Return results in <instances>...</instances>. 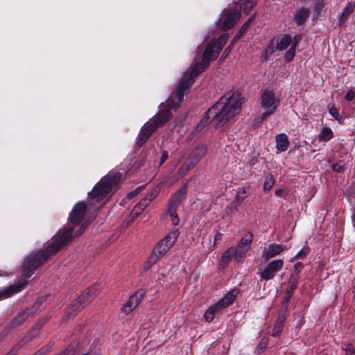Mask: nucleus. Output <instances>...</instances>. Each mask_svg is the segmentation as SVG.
I'll return each instance as SVG.
<instances>
[{
    "label": "nucleus",
    "instance_id": "1",
    "mask_svg": "<svg viewBox=\"0 0 355 355\" xmlns=\"http://www.w3.org/2000/svg\"><path fill=\"white\" fill-rule=\"evenodd\" d=\"M241 104L240 94L234 92H227L207 111L198 128L205 127L216 119L218 120L217 125H223L239 112Z\"/></svg>",
    "mask_w": 355,
    "mask_h": 355
},
{
    "label": "nucleus",
    "instance_id": "2",
    "mask_svg": "<svg viewBox=\"0 0 355 355\" xmlns=\"http://www.w3.org/2000/svg\"><path fill=\"white\" fill-rule=\"evenodd\" d=\"M71 231L68 230L65 234L60 235L58 238L50 243L44 250L32 252L24 259L21 269L23 276L26 279L30 278L35 271L50 257L57 254L67 243Z\"/></svg>",
    "mask_w": 355,
    "mask_h": 355
},
{
    "label": "nucleus",
    "instance_id": "3",
    "mask_svg": "<svg viewBox=\"0 0 355 355\" xmlns=\"http://www.w3.org/2000/svg\"><path fill=\"white\" fill-rule=\"evenodd\" d=\"M208 66H207L202 61L198 62L192 67L189 72H185L182 76L179 84L177 87L175 92V97L178 103L175 105V109L178 108L179 104L183 101L184 95H187L193 83V78L200 73H202Z\"/></svg>",
    "mask_w": 355,
    "mask_h": 355
},
{
    "label": "nucleus",
    "instance_id": "4",
    "mask_svg": "<svg viewBox=\"0 0 355 355\" xmlns=\"http://www.w3.org/2000/svg\"><path fill=\"white\" fill-rule=\"evenodd\" d=\"M99 289V284H93L84 291L78 298L74 300L71 305L67 309L65 314L62 318V322H68L87 306L97 295Z\"/></svg>",
    "mask_w": 355,
    "mask_h": 355
},
{
    "label": "nucleus",
    "instance_id": "5",
    "mask_svg": "<svg viewBox=\"0 0 355 355\" xmlns=\"http://www.w3.org/2000/svg\"><path fill=\"white\" fill-rule=\"evenodd\" d=\"M87 205L83 201H79L73 206L69 215V221L71 227H68L63 233L60 234L62 235L65 234L68 230H71V233L69 240L67 241V243L72 239L73 233L76 227H78V229L77 231H76L73 237L80 236L87 229V225L85 223L82 224V221L85 217Z\"/></svg>",
    "mask_w": 355,
    "mask_h": 355
},
{
    "label": "nucleus",
    "instance_id": "6",
    "mask_svg": "<svg viewBox=\"0 0 355 355\" xmlns=\"http://www.w3.org/2000/svg\"><path fill=\"white\" fill-rule=\"evenodd\" d=\"M258 102L259 107L265 112V114L271 116L279 107L281 98L273 89L266 87L260 91Z\"/></svg>",
    "mask_w": 355,
    "mask_h": 355
},
{
    "label": "nucleus",
    "instance_id": "7",
    "mask_svg": "<svg viewBox=\"0 0 355 355\" xmlns=\"http://www.w3.org/2000/svg\"><path fill=\"white\" fill-rule=\"evenodd\" d=\"M110 192H111V172L102 178L88 193L89 204L92 205L96 202H104Z\"/></svg>",
    "mask_w": 355,
    "mask_h": 355
},
{
    "label": "nucleus",
    "instance_id": "8",
    "mask_svg": "<svg viewBox=\"0 0 355 355\" xmlns=\"http://www.w3.org/2000/svg\"><path fill=\"white\" fill-rule=\"evenodd\" d=\"M180 232L178 230L175 229L169 232L166 236L159 241L153 249V252L150 258V261L152 263H155L157 261L165 255L168 250L173 246V245L177 241L179 236Z\"/></svg>",
    "mask_w": 355,
    "mask_h": 355
},
{
    "label": "nucleus",
    "instance_id": "9",
    "mask_svg": "<svg viewBox=\"0 0 355 355\" xmlns=\"http://www.w3.org/2000/svg\"><path fill=\"white\" fill-rule=\"evenodd\" d=\"M45 300L46 297H39L31 307L26 308L17 314L8 324L10 329L13 330L21 326L30 316L33 315L39 309Z\"/></svg>",
    "mask_w": 355,
    "mask_h": 355
},
{
    "label": "nucleus",
    "instance_id": "10",
    "mask_svg": "<svg viewBox=\"0 0 355 355\" xmlns=\"http://www.w3.org/2000/svg\"><path fill=\"white\" fill-rule=\"evenodd\" d=\"M237 292L232 291L229 292L225 297L220 299L218 302L209 306L205 311L204 317L207 322H211L214 318L215 313L222 311L224 308L228 306L235 300Z\"/></svg>",
    "mask_w": 355,
    "mask_h": 355
},
{
    "label": "nucleus",
    "instance_id": "11",
    "mask_svg": "<svg viewBox=\"0 0 355 355\" xmlns=\"http://www.w3.org/2000/svg\"><path fill=\"white\" fill-rule=\"evenodd\" d=\"M241 17V12L235 7L225 9L218 19V26L223 31L232 28Z\"/></svg>",
    "mask_w": 355,
    "mask_h": 355
},
{
    "label": "nucleus",
    "instance_id": "12",
    "mask_svg": "<svg viewBox=\"0 0 355 355\" xmlns=\"http://www.w3.org/2000/svg\"><path fill=\"white\" fill-rule=\"evenodd\" d=\"M283 259H279L270 261L264 267H258L257 275L261 279L268 281L273 279L278 272L284 267Z\"/></svg>",
    "mask_w": 355,
    "mask_h": 355
},
{
    "label": "nucleus",
    "instance_id": "13",
    "mask_svg": "<svg viewBox=\"0 0 355 355\" xmlns=\"http://www.w3.org/2000/svg\"><path fill=\"white\" fill-rule=\"evenodd\" d=\"M170 98L167 101V105L164 109L160 108L157 114L152 117L148 121L155 127L157 130L159 127L163 126L172 117L171 110L173 107L171 103Z\"/></svg>",
    "mask_w": 355,
    "mask_h": 355
},
{
    "label": "nucleus",
    "instance_id": "14",
    "mask_svg": "<svg viewBox=\"0 0 355 355\" xmlns=\"http://www.w3.org/2000/svg\"><path fill=\"white\" fill-rule=\"evenodd\" d=\"M170 98L167 101V105L164 109L160 108L157 114L152 117L148 121L155 127L157 130L159 127L163 126L172 117L171 110L173 107L171 103Z\"/></svg>",
    "mask_w": 355,
    "mask_h": 355
},
{
    "label": "nucleus",
    "instance_id": "15",
    "mask_svg": "<svg viewBox=\"0 0 355 355\" xmlns=\"http://www.w3.org/2000/svg\"><path fill=\"white\" fill-rule=\"evenodd\" d=\"M286 250V245L283 244H278L272 243L264 247L262 251L261 257L265 262L269 261L270 259L279 255L282 252Z\"/></svg>",
    "mask_w": 355,
    "mask_h": 355
},
{
    "label": "nucleus",
    "instance_id": "16",
    "mask_svg": "<svg viewBox=\"0 0 355 355\" xmlns=\"http://www.w3.org/2000/svg\"><path fill=\"white\" fill-rule=\"evenodd\" d=\"M189 182H185L181 188L172 194L168 200V207L178 208L182 201L187 198Z\"/></svg>",
    "mask_w": 355,
    "mask_h": 355
},
{
    "label": "nucleus",
    "instance_id": "17",
    "mask_svg": "<svg viewBox=\"0 0 355 355\" xmlns=\"http://www.w3.org/2000/svg\"><path fill=\"white\" fill-rule=\"evenodd\" d=\"M156 130L149 121L146 122L140 129L139 132L136 138V146L139 148L149 139L151 135Z\"/></svg>",
    "mask_w": 355,
    "mask_h": 355
},
{
    "label": "nucleus",
    "instance_id": "18",
    "mask_svg": "<svg viewBox=\"0 0 355 355\" xmlns=\"http://www.w3.org/2000/svg\"><path fill=\"white\" fill-rule=\"evenodd\" d=\"M233 4L241 12L243 10L248 15L257 6V0H234Z\"/></svg>",
    "mask_w": 355,
    "mask_h": 355
},
{
    "label": "nucleus",
    "instance_id": "19",
    "mask_svg": "<svg viewBox=\"0 0 355 355\" xmlns=\"http://www.w3.org/2000/svg\"><path fill=\"white\" fill-rule=\"evenodd\" d=\"M219 53L214 44L210 43L207 46L202 54V60L207 66H209L211 60H214L218 58Z\"/></svg>",
    "mask_w": 355,
    "mask_h": 355
},
{
    "label": "nucleus",
    "instance_id": "20",
    "mask_svg": "<svg viewBox=\"0 0 355 355\" xmlns=\"http://www.w3.org/2000/svg\"><path fill=\"white\" fill-rule=\"evenodd\" d=\"M310 13L311 12L309 8L304 7L298 8L293 15V19L297 26H302L306 21Z\"/></svg>",
    "mask_w": 355,
    "mask_h": 355
},
{
    "label": "nucleus",
    "instance_id": "21",
    "mask_svg": "<svg viewBox=\"0 0 355 355\" xmlns=\"http://www.w3.org/2000/svg\"><path fill=\"white\" fill-rule=\"evenodd\" d=\"M355 9V3L350 1L348 2L347 6L344 8L343 12L340 15L338 21V25L340 27L343 26L349 15L354 12Z\"/></svg>",
    "mask_w": 355,
    "mask_h": 355
},
{
    "label": "nucleus",
    "instance_id": "22",
    "mask_svg": "<svg viewBox=\"0 0 355 355\" xmlns=\"http://www.w3.org/2000/svg\"><path fill=\"white\" fill-rule=\"evenodd\" d=\"M286 318L287 314H282L281 313H278V317L275 321V323L272 329V336L277 337L281 334Z\"/></svg>",
    "mask_w": 355,
    "mask_h": 355
},
{
    "label": "nucleus",
    "instance_id": "23",
    "mask_svg": "<svg viewBox=\"0 0 355 355\" xmlns=\"http://www.w3.org/2000/svg\"><path fill=\"white\" fill-rule=\"evenodd\" d=\"M207 148L204 145H198L191 153L189 160L196 164L206 155Z\"/></svg>",
    "mask_w": 355,
    "mask_h": 355
},
{
    "label": "nucleus",
    "instance_id": "24",
    "mask_svg": "<svg viewBox=\"0 0 355 355\" xmlns=\"http://www.w3.org/2000/svg\"><path fill=\"white\" fill-rule=\"evenodd\" d=\"M276 148L278 153L286 151L289 146L288 137L284 133H281L275 137Z\"/></svg>",
    "mask_w": 355,
    "mask_h": 355
},
{
    "label": "nucleus",
    "instance_id": "25",
    "mask_svg": "<svg viewBox=\"0 0 355 355\" xmlns=\"http://www.w3.org/2000/svg\"><path fill=\"white\" fill-rule=\"evenodd\" d=\"M149 200L142 198L133 208L131 211L132 220L138 217L144 210L149 205Z\"/></svg>",
    "mask_w": 355,
    "mask_h": 355
},
{
    "label": "nucleus",
    "instance_id": "26",
    "mask_svg": "<svg viewBox=\"0 0 355 355\" xmlns=\"http://www.w3.org/2000/svg\"><path fill=\"white\" fill-rule=\"evenodd\" d=\"M256 17H257V12H254L248 19V20L243 24L241 28L234 35V37L232 40V42H235L236 41H237L239 38H241L242 37L243 33H245L246 32V31L248 29L250 24L256 18Z\"/></svg>",
    "mask_w": 355,
    "mask_h": 355
},
{
    "label": "nucleus",
    "instance_id": "27",
    "mask_svg": "<svg viewBox=\"0 0 355 355\" xmlns=\"http://www.w3.org/2000/svg\"><path fill=\"white\" fill-rule=\"evenodd\" d=\"M291 43V36L284 35L277 41L276 49L278 51L285 50Z\"/></svg>",
    "mask_w": 355,
    "mask_h": 355
},
{
    "label": "nucleus",
    "instance_id": "28",
    "mask_svg": "<svg viewBox=\"0 0 355 355\" xmlns=\"http://www.w3.org/2000/svg\"><path fill=\"white\" fill-rule=\"evenodd\" d=\"M195 166V162H193L191 160H189L188 158L187 160L179 168L177 173V175H178V179L185 175L188 171Z\"/></svg>",
    "mask_w": 355,
    "mask_h": 355
},
{
    "label": "nucleus",
    "instance_id": "29",
    "mask_svg": "<svg viewBox=\"0 0 355 355\" xmlns=\"http://www.w3.org/2000/svg\"><path fill=\"white\" fill-rule=\"evenodd\" d=\"M235 254L234 247H230L227 250H225L222 254L220 259V265L223 264L224 266H227L232 259L234 257V254Z\"/></svg>",
    "mask_w": 355,
    "mask_h": 355
},
{
    "label": "nucleus",
    "instance_id": "30",
    "mask_svg": "<svg viewBox=\"0 0 355 355\" xmlns=\"http://www.w3.org/2000/svg\"><path fill=\"white\" fill-rule=\"evenodd\" d=\"M334 137V133L330 128L329 127H323L320 132L318 135V138L320 141H329L331 140Z\"/></svg>",
    "mask_w": 355,
    "mask_h": 355
},
{
    "label": "nucleus",
    "instance_id": "31",
    "mask_svg": "<svg viewBox=\"0 0 355 355\" xmlns=\"http://www.w3.org/2000/svg\"><path fill=\"white\" fill-rule=\"evenodd\" d=\"M327 109L331 116L336 120L340 124L343 123V119L340 114L338 110L336 107L334 103H329Z\"/></svg>",
    "mask_w": 355,
    "mask_h": 355
},
{
    "label": "nucleus",
    "instance_id": "32",
    "mask_svg": "<svg viewBox=\"0 0 355 355\" xmlns=\"http://www.w3.org/2000/svg\"><path fill=\"white\" fill-rule=\"evenodd\" d=\"M149 153H142L137 161L134 164L135 168V172L137 173L141 167L144 166L148 158Z\"/></svg>",
    "mask_w": 355,
    "mask_h": 355
},
{
    "label": "nucleus",
    "instance_id": "33",
    "mask_svg": "<svg viewBox=\"0 0 355 355\" xmlns=\"http://www.w3.org/2000/svg\"><path fill=\"white\" fill-rule=\"evenodd\" d=\"M18 291L19 289L14 286H10L6 288L0 290V300L9 297Z\"/></svg>",
    "mask_w": 355,
    "mask_h": 355
},
{
    "label": "nucleus",
    "instance_id": "34",
    "mask_svg": "<svg viewBox=\"0 0 355 355\" xmlns=\"http://www.w3.org/2000/svg\"><path fill=\"white\" fill-rule=\"evenodd\" d=\"M249 189V187H242L239 190L237 196H236L233 202H234L236 205H240L243 202L244 199L248 196V191Z\"/></svg>",
    "mask_w": 355,
    "mask_h": 355
},
{
    "label": "nucleus",
    "instance_id": "35",
    "mask_svg": "<svg viewBox=\"0 0 355 355\" xmlns=\"http://www.w3.org/2000/svg\"><path fill=\"white\" fill-rule=\"evenodd\" d=\"M137 305L138 304H137V300H135V298L132 296H131L127 301V302L122 307V311L125 313H129L134 309H135L137 306Z\"/></svg>",
    "mask_w": 355,
    "mask_h": 355
},
{
    "label": "nucleus",
    "instance_id": "36",
    "mask_svg": "<svg viewBox=\"0 0 355 355\" xmlns=\"http://www.w3.org/2000/svg\"><path fill=\"white\" fill-rule=\"evenodd\" d=\"M253 239V234L251 232H248V234L244 236H243L239 241V248H242L243 246L245 247L246 250H249L250 244L252 243Z\"/></svg>",
    "mask_w": 355,
    "mask_h": 355
},
{
    "label": "nucleus",
    "instance_id": "37",
    "mask_svg": "<svg viewBox=\"0 0 355 355\" xmlns=\"http://www.w3.org/2000/svg\"><path fill=\"white\" fill-rule=\"evenodd\" d=\"M227 40V35L223 34L215 42H211L214 44L215 48L220 52Z\"/></svg>",
    "mask_w": 355,
    "mask_h": 355
},
{
    "label": "nucleus",
    "instance_id": "38",
    "mask_svg": "<svg viewBox=\"0 0 355 355\" xmlns=\"http://www.w3.org/2000/svg\"><path fill=\"white\" fill-rule=\"evenodd\" d=\"M275 178L271 174L266 175L263 183V190L266 191L270 190L275 184Z\"/></svg>",
    "mask_w": 355,
    "mask_h": 355
},
{
    "label": "nucleus",
    "instance_id": "39",
    "mask_svg": "<svg viewBox=\"0 0 355 355\" xmlns=\"http://www.w3.org/2000/svg\"><path fill=\"white\" fill-rule=\"evenodd\" d=\"M176 207H172L168 206V213L171 218V220L173 225H178L179 224V218L178 216Z\"/></svg>",
    "mask_w": 355,
    "mask_h": 355
},
{
    "label": "nucleus",
    "instance_id": "40",
    "mask_svg": "<svg viewBox=\"0 0 355 355\" xmlns=\"http://www.w3.org/2000/svg\"><path fill=\"white\" fill-rule=\"evenodd\" d=\"M311 249L308 245H305L300 250L295 256L291 260L293 261L294 259H303L310 252Z\"/></svg>",
    "mask_w": 355,
    "mask_h": 355
},
{
    "label": "nucleus",
    "instance_id": "41",
    "mask_svg": "<svg viewBox=\"0 0 355 355\" xmlns=\"http://www.w3.org/2000/svg\"><path fill=\"white\" fill-rule=\"evenodd\" d=\"M291 299L288 298L287 297L284 296V297L282 300V306L279 311V313L287 314L288 310V302Z\"/></svg>",
    "mask_w": 355,
    "mask_h": 355
},
{
    "label": "nucleus",
    "instance_id": "42",
    "mask_svg": "<svg viewBox=\"0 0 355 355\" xmlns=\"http://www.w3.org/2000/svg\"><path fill=\"white\" fill-rule=\"evenodd\" d=\"M239 205H236L234 202H232L230 205H228L225 208V212L227 215H233L235 214L238 211L237 207Z\"/></svg>",
    "mask_w": 355,
    "mask_h": 355
},
{
    "label": "nucleus",
    "instance_id": "43",
    "mask_svg": "<svg viewBox=\"0 0 355 355\" xmlns=\"http://www.w3.org/2000/svg\"><path fill=\"white\" fill-rule=\"evenodd\" d=\"M235 254H234V260L237 262L241 261L245 257L248 250H246V248L245 250H236V249L234 248Z\"/></svg>",
    "mask_w": 355,
    "mask_h": 355
},
{
    "label": "nucleus",
    "instance_id": "44",
    "mask_svg": "<svg viewBox=\"0 0 355 355\" xmlns=\"http://www.w3.org/2000/svg\"><path fill=\"white\" fill-rule=\"evenodd\" d=\"M295 55V49L291 47L284 55V60L286 62H290Z\"/></svg>",
    "mask_w": 355,
    "mask_h": 355
},
{
    "label": "nucleus",
    "instance_id": "45",
    "mask_svg": "<svg viewBox=\"0 0 355 355\" xmlns=\"http://www.w3.org/2000/svg\"><path fill=\"white\" fill-rule=\"evenodd\" d=\"M146 187V184H144V185H141V186H139L138 187H137L135 190H133L131 192H129L126 196H127V198L128 200H131L132 198H133L134 197L137 196L144 189V187Z\"/></svg>",
    "mask_w": 355,
    "mask_h": 355
},
{
    "label": "nucleus",
    "instance_id": "46",
    "mask_svg": "<svg viewBox=\"0 0 355 355\" xmlns=\"http://www.w3.org/2000/svg\"><path fill=\"white\" fill-rule=\"evenodd\" d=\"M47 320H48V318H46L40 319L37 322V323L34 325V327H33L32 331H39L40 329H41L44 326V324L46 323Z\"/></svg>",
    "mask_w": 355,
    "mask_h": 355
},
{
    "label": "nucleus",
    "instance_id": "47",
    "mask_svg": "<svg viewBox=\"0 0 355 355\" xmlns=\"http://www.w3.org/2000/svg\"><path fill=\"white\" fill-rule=\"evenodd\" d=\"M158 193H159L158 189H153L150 192H148L147 193V195L143 198L145 200H148L149 203H150L151 201L157 197Z\"/></svg>",
    "mask_w": 355,
    "mask_h": 355
},
{
    "label": "nucleus",
    "instance_id": "48",
    "mask_svg": "<svg viewBox=\"0 0 355 355\" xmlns=\"http://www.w3.org/2000/svg\"><path fill=\"white\" fill-rule=\"evenodd\" d=\"M145 295V291L142 289L136 291L132 296L137 300V304H139Z\"/></svg>",
    "mask_w": 355,
    "mask_h": 355
},
{
    "label": "nucleus",
    "instance_id": "49",
    "mask_svg": "<svg viewBox=\"0 0 355 355\" xmlns=\"http://www.w3.org/2000/svg\"><path fill=\"white\" fill-rule=\"evenodd\" d=\"M270 115H266L265 112H263L261 114L257 116L254 118V123L256 125H258L260 124L262 121L266 120L268 117H270Z\"/></svg>",
    "mask_w": 355,
    "mask_h": 355
},
{
    "label": "nucleus",
    "instance_id": "50",
    "mask_svg": "<svg viewBox=\"0 0 355 355\" xmlns=\"http://www.w3.org/2000/svg\"><path fill=\"white\" fill-rule=\"evenodd\" d=\"M123 173L117 172L112 176V191L114 189L115 186L118 184L119 181L121 180Z\"/></svg>",
    "mask_w": 355,
    "mask_h": 355
},
{
    "label": "nucleus",
    "instance_id": "51",
    "mask_svg": "<svg viewBox=\"0 0 355 355\" xmlns=\"http://www.w3.org/2000/svg\"><path fill=\"white\" fill-rule=\"evenodd\" d=\"M267 345H268V341L265 339H262L261 340V342L259 343V345H257V352L259 354H261V352H263L266 349Z\"/></svg>",
    "mask_w": 355,
    "mask_h": 355
},
{
    "label": "nucleus",
    "instance_id": "52",
    "mask_svg": "<svg viewBox=\"0 0 355 355\" xmlns=\"http://www.w3.org/2000/svg\"><path fill=\"white\" fill-rule=\"evenodd\" d=\"M51 347L44 346L41 347L33 355H46L51 350Z\"/></svg>",
    "mask_w": 355,
    "mask_h": 355
},
{
    "label": "nucleus",
    "instance_id": "53",
    "mask_svg": "<svg viewBox=\"0 0 355 355\" xmlns=\"http://www.w3.org/2000/svg\"><path fill=\"white\" fill-rule=\"evenodd\" d=\"M331 168L334 171L341 173L345 171V167L343 164H334L331 166Z\"/></svg>",
    "mask_w": 355,
    "mask_h": 355
},
{
    "label": "nucleus",
    "instance_id": "54",
    "mask_svg": "<svg viewBox=\"0 0 355 355\" xmlns=\"http://www.w3.org/2000/svg\"><path fill=\"white\" fill-rule=\"evenodd\" d=\"M302 40V35H295L293 38H291V46L292 48L296 49V46H297L298 43Z\"/></svg>",
    "mask_w": 355,
    "mask_h": 355
},
{
    "label": "nucleus",
    "instance_id": "55",
    "mask_svg": "<svg viewBox=\"0 0 355 355\" xmlns=\"http://www.w3.org/2000/svg\"><path fill=\"white\" fill-rule=\"evenodd\" d=\"M304 263H302L301 262L295 263L293 266V268L295 270V272L293 273L297 274L298 275H300L301 270L304 268Z\"/></svg>",
    "mask_w": 355,
    "mask_h": 355
},
{
    "label": "nucleus",
    "instance_id": "56",
    "mask_svg": "<svg viewBox=\"0 0 355 355\" xmlns=\"http://www.w3.org/2000/svg\"><path fill=\"white\" fill-rule=\"evenodd\" d=\"M12 329L7 325L0 333V343L8 336Z\"/></svg>",
    "mask_w": 355,
    "mask_h": 355
},
{
    "label": "nucleus",
    "instance_id": "57",
    "mask_svg": "<svg viewBox=\"0 0 355 355\" xmlns=\"http://www.w3.org/2000/svg\"><path fill=\"white\" fill-rule=\"evenodd\" d=\"M300 275L297 274L291 273L290 275L288 284H298Z\"/></svg>",
    "mask_w": 355,
    "mask_h": 355
},
{
    "label": "nucleus",
    "instance_id": "58",
    "mask_svg": "<svg viewBox=\"0 0 355 355\" xmlns=\"http://www.w3.org/2000/svg\"><path fill=\"white\" fill-rule=\"evenodd\" d=\"M75 354L76 350L74 349L67 347L65 350L58 354L57 355H75Z\"/></svg>",
    "mask_w": 355,
    "mask_h": 355
},
{
    "label": "nucleus",
    "instance_id": "59",
    "mask_svg": "<svg viewBox=\"0 0 355 355\" xmlns=\"http://www.w3.org/2000/svg\"><path fill=\"white\" fill-rule=\"evenodd\" d=\"M354 96H355L354 92L352 89H349L347 91L345 98L347 101H351L354 99Z\"/></svg>",
    "mask_w": 355,
    "mask_h": 355
},
{
    "label": "nucleus",
    "instance_id": "60",
    "mask_svg": "<svg viewBox=\"0 0 355 355\" xmlns=\"http://www.w3.org/2000/svg\"><path fill=\"white\" fill-rule=\"evenodd\" d=\"M346 355H352L355 353V349L352 344L348 343L345 349Z\"/></svg>",
    "mask_w": 355,
    "mask_h": 355
},
{
    "label": "nucleus",
    "instance_id": "61",
    "mask_svg": "<svg viewBox=\"0 0 355 355\" xmlns=\"http://www.w3.org/2000/svg\"><path fill=\"white\" fill-rule=\"evenodd\" d=\"M168 157V153L166 150H162L160 158L159 166L162 165Z\"/></svg>",
    "mask_w": 355,
    "mask_h": 355
},
{
    "label": "nucleus",
    "instance_id": "62",
    "mask_svg": "<svg viewBox=\"0 0 355 355\" xmlns=\"http://www.w3.org/2000/svg\"><path fill=\"white\" fill-rule=\"evenodd\" d=\"M305 323V319H304V315H302L300 319L298 320L297 324H296V328L297 329H301L302 327V326Z\"/></svg>",
    "mask_w": 355,
    "mask_h": 355
},
{
    "label": "nucleus",
    "instance_id": "63",
    "mask_svg": "<svg viewBox=\"0 0 355 355\" xmlns=\"http://www.w3.org/2000/svg\"><path fill=\"white\" fill-rule=\"evenodd\" d=\"M19 348L17 345L13 347L6 355H17Z\"/></svg>",
    "mask_w": 355,
    "mask_h": 355
},
{
    "label": "nucleus",
    "instance_id": "64",
    "mask_svg": "<svg viewBox=\"0 0 355 355\" xmlns=\"http://www.w3.org/2000/svg\"><path fill=\"white\" fill-rule=\"evenodd\" d=\"M293 293L294 292L288 290V288L286 289V291H285V294H284V296L285 297H287L289 299H291V297H293Z\"/></svg>",
    "mask_w": 355,
    "mask_h": 355
}]
</instances>
